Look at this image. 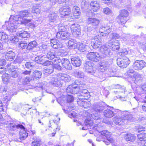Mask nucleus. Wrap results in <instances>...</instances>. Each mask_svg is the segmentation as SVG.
<instances>
[{
	"mask_svg": "<svg viewBox=\"0 0 146 146\" xmlns=\"http://www.w3.org/2000/svg\"><path fill=\"white\" fill-rule=\"evenodd\" d=\"M93 113H89V115H91V117L95 120H97V122L99 123L100 121V117L98 113L102 111L104 109V106L99 103H94L92 106Z\"/></svg>",
	"mask_w": 146,
	"mask_h": 146,
	"instance_id": "f257e3e1",
	"label": "nucleus"
},
{
	"mask_svg": "<svg viewBox=\"0 0 146 146\" xmlns=\"http://www.w3.org/2000/svg\"><path fill=\"white\" fill-rule=\"evenodd\" d=\"M77 44L75 40H69L68 42V46L70 49H74L76 47Z\"/></svg>",
	"mask_w": 146,
	"mask_h": 146,
	"instance_id": "c9c22d12",
	"label": "nucleus"
},
{
	"mask_svg": "<svg viewBox=\"0 0 146 146\" xmlns=\"http://www.w3.org/2000/svg\"><path fill=\"white\" fill-rule=\"evenodd\" d=\"M93 64L90 61H86L84 64V69L86 71L89 68H92Z\"/></svg>",
	"mask_w": 146,
	"mask_h": 146,
	"instance_id": "a18cd8bd",
	"label": "nucleus"
},
{
	"mask_svg": "<svg viewBox=\"0 0 146 146\" xmlns=\"http://www.w3.org/2000/svg\"><path fill=\"white\" fill-rule=\"evenodd\" d=\"M135 73L136 72L133 70H129L127 72V75L133 78Z\"/></svg>",
	"mask_w": 146,
	"mask_h": 146,
	"instance_id": "4d7b16f0",
	"label": "nucleus"
},
{
	"mask_svg": "<svg viewBox=\"0 0 146 146\" xmlns=\"http://www.w3.org/2000/svg\"><path fill=\"white\" fill-rule=\"evenodd\" d=\"M100 133L102 135L105 136L106 138H108L110 136V135H111L110 132H108L106 130L101 131Z\"/></svg>",
	"mask_w": 146,
	"mask_h": 146,
	"instance_id": "13d9d810",
	"label": "nucleus"
},
{
	"mask_svg": "<svg viewBox=\"0 0 146 146\" xmlns=\"http://www.w3.org/2000/svg\"><path fill=\"white\" fill-rule=\"evenodd\" d=\"M19 74V72L16 69L10 71V76L12 77L15 78L17 77Z\"/></svg>",
	"mask_w": 146,
	"mask_h": 146,
	"instance_id": "8fccbe9b",
	"label": "nucleus"
},
{
	"mask_svg": "<svg viewBox=\"0 0 146 146\" xmlns=\"http://www.w3.org/2000/svg\"><path fill=\"white\" fill-rule=\"evenodd\" d=\"M5 52L6 54L5 57L7 60L11 61L14 59L15 56V54L11 50L9 51L8 50Z\"/></svg>",
	"mask_w": 146,
	"mask_h": 146,
	"instance_id": "dca6fc26",
	"label": "nucleus"
},
{
	"mask_svg": "<svg viewBox=\"0 0 146 146\" xmlns=\"http://www.w3.org/2000/svg\"><path fill=\"white\" fill-rule=\"evenodd\" d=\"M103 114L106 117L109 118L112 117L115 115V110L113 111L110 109L107 108L104 111Z\"/></svg>",
	"mask_w": 146,
	"mask_h": 146,
	"instance_id": "393cba45",
	"label": "nucleus"
},
{
	"mask_svg": "<svg viewBox=\"0 0 146 146\" xmlns=\"http://www.w3.org/2000/svg\"><path fill=\"white\" fill-rule=\"evenodd\" d=\"M125 138L126 141L129 142H132L135 140V136L133 134L127 133L126 134Z\"/></svg>",
	"mask_w": 146,
	"mask_h": 146,
	"instance_id": "72a5a7b5",
	"label": "nucleus"
},
{
	"mask_svg": "<svg viewBox=\"0 0 146 146\" xmlns=\"http://www.w3.org/2000/svg\"><path fill=\"white\" fill-rule=\"evenodd\" d=\"M135 129L137 131L139 132L141 131H145V128L142 125H139L135 127Z\"/></svg>",
	"mask_w": 146,
	"mask_h": 146,
	"instance_id": "e2e57ef3",
	"label": "nucleus"
},
{
	"mask_svg": "<svg viewBox=\"0 0 146 146\" xmlns=\"http://www.w3.org/2000/svg\"><path fill=\"white\" fill-rule=\"evenodd\" d=\"M93 128L94 130H96L99 133H100L101 131L103 129L102 125H100L98 126L96 124L94 125V126L93 127Z\"/></svg>",
	"mask_w": 146,
	"mask_h": 146,
	"instance_id": "5fc2aeb1",
	"label": "nucleus"
},
{
	"mask_svg": "<svg viewBox=\"0 0 146 146\" xmlns=\"http://www.w3.org/2000/svg\"><path fill=\"white\" fill-rule=\"evenodd\" d=\"M91 44V46L93 48L95 49H96L100 46L101 45V42L92 41Z\"/></svg>",
	"mask_w": 146,
	"mask_h": 146,
	"instance_id": "09e8293b",
	"label": "nucleus"
},
{
	"mask_svg": "<svg viewBox=\"0 0 146 146\" xmlns=\"http://www.w3.org/2000/svg\"><path fill=\"white\" fill-rule=\"evenodd\" d=\"M72 65L76 67H79L81 64V61L78 56L73 57L71 59Z\"/></svg>",
	"mask_w": 146,
	"mask_h": 146,
	"instance_id": "5701e85b",
	"label": "nucleus"
},
{
	"mask_svg": "<svg viewBox=\"0 0 146 146\" xmlns=\"http://www.w3.org/2000/svg\"><path fill=\"white\" fill-rule=\"evenodd\" d=\"M73 17L75 18H79L80 15L81 14L80 8L77 6H74L72 9Z\"/></svg>",
	"mask_w": 146,
	"mask_h": 146,
	"instance_id": "b1692460",
	"label": "nucleus"
},
{
	"mask_svg": "<svg viewBox=\"0 0 146 146\" xmlns=\"http://www.w3.org/2000/svg\"><path fill=\"white\" fill-rule=\"evenodd\" d=\"M89 4L88 1L85 0H82L81 3V7L82 9H86L89 6Z\"/></svg>",
	"mask_w": 146,
	"mask_h": 146,
	"instance_id": "de8ad7c7",
	"label": "nucleus"
},
{
	"mask_svg": "<svg viewBox=\"0 0 146 146\" xmlns=\"http://www.w3.org/2000/svg\"><path fill=\"white\" fill-rule=\"evenodd\" d=\"M100 21L98 19L88 18V25L89 27L92 26L94 27L97 26L99 23Z\"/></svg>",
	"mask_w": 146,
	"mask_h": 146,
	"instance_id": "4be33fe9",
	"label": "nucleus"
},
{
	"mask_svg": "<svg viewBox=\"0 0 146 146\" xmlns=\"http://www.w3.org/2000/svg\"><path fill=\"white\" fill-rule=\"evenodd\" d=\"M17 35L22 38H28L30 36V34L26 31H21L18 32Z\"/></svg>",
	"mask_w": 146,
	"mask_h": 146,
	"instance_id": "c756f323",
	"label": "nucleus"
},
{
	"mask_svg": "<svg viewBox=\"0 0 146 146\" xmlns=\"http://www.w3.org/2000/svg\"><path fill=\"white\" fill-rule=\"evenodd\" d=\"M41 139H40L38 138H34V141L32 143V145L33 146H39L40 145Z\"/></svg>",
	"mask_w": 146,
	"mask_h": 146,
	"instance_id": "c03bdc74",
	"label": "nucleus"
},
{
	"mask_svg": "<svg viewBox=\"0 0 146 146\" xmlns=\"http://www.w3.org/2000/svg\"><path fill=\"white\" fill-rule=\"evenodd\" d=\"M71 12L70 7L68 6L61 7L59 9V13L61 17H64L67 16L70 17L73 19L71 14Z\"/></svg>",
	"mask_w": 146,
	"mask_h": 146,
	"instance_id": "423d86ee",
	"label": "nucleus"
},
{
	"mask_svg": "<svg viewBox=\"0 0 146 146\" xmlns=\"http://www.w3.org/2000/svg\"><path fill=\"white\" fill-rule=\"evenodd\" d=\"M51 46L54 48H58V44H56L57 43V40L54 39H51L50 41Z\"/></svg>",
	"mask_w": 146,
	"mask_h": 146,
	"instance_id": "052dcab7",
	"label": "nucleus"
},
{
	"mask_svg": "<svg viewBox=\"0 0 146 146\" xmlns=\"http://www.w3.org/2000/svg\"><path fill=\"white\" fill-rule=\"evenodd\" d=\"M24 128V126L22 124H19L16 125L13 123H11L10 128L11 130L15 131L17 129Z\"/></svg>",
	"mask_w": 146,
	"mask_h": 146,
	"instance_id": "4c0bfd02",
	"label": "nucleus"
},
{
	"mask_svg": "<svg viewBox=\"0 0 146 146\" xmlns=\"http://www.w3.org/2000/svg\"><path fill=\"white\" fill-rule=\"evenodd\" d=\"M111 31V28L109 26H102L100 29V32L102 36H106L108 35Z\"/></svg>",
	"mask_w": 146,
	"mask_h": 146,
	"instance_id": "4468645a",
	"label": "nucleus"
},
{
	"mask_svg": "<svg viewBox=\"0 0 146 146\" xmlns=\"http://www.w3.org/2000/svg\"><path fill=\"white\" fill-rule=\"evenodd\" d=\"M59 75L60 76V80L63 81V83L64 82H68L70 80V76L67 74L63 73L59 74Z\"/></svg>",
	"mask_w": 146,
	"mask_h": 146,
	"instance_id": "473e14b6",
	"label": "nucleus"
},
{
	"mask_svg": "<svg viewBox=\"0 0 146 146\" xmlns=\"http://www.w3.org/2000/svg\"><path fill=\"white\" fill-rule=\"evenodd\" d=\"M117 64L118 66L123 68H126L130 63V61L128 58L124 56L117 59Z\"/></svg>",
	"mask_w": 146,
	"mask_h": 146,
	"instance_id": "0eeeda50",
	"label": "nucleus"
},
{
	"mask_svg": "<svg viewBox=\"0 0 146 146\" xmlns=\"http://www.w3.org/2000/svg\"><path fill=\"white\" fill-rule=\"evenodd\" d=\"M76 86L72 84L73 87V94H77L80 93V91L81 90V86H80V82H78V80H76L74 82Z\"/></svg>",
	"mask_w": 146,
	"mask_h": 146,
	"instance_id": "aec40b11",
	"label": "nucleus"
},
{
	"mask_svg": "<svg viewBox=\"0 0 146 146\" xmlns=\"http://www.w3.org/2000/svg\"><path fill=\"white\" fill-rule=\"evenodd\" d=\"M120 14L119 15L123 17L125 19L127 18V16L128 15V13L127 11L125 10H123L120 12Z\"/></svg>",
	"mask_w": 146,
	"mask_h": 146,
	"instance_id": "603ef678",
	"label": "nucleus"
},
{
	"mask_svg": "<svg viewBox=\"0 0 146 146\" xmlns=\"http://www.w3.org/2000/svg\"><path fill=\"white\" fill-rule=\"evenodd\" d=\"M9 20L11 21H10L9 19ZM13 22L12 23H9L8 24L7 26V28L8 30L11 32H15L17 28V25H15L14 23L13 22H15L16 24V23H17L16 21H13Z\"/></svg>",
	"mask_w": 146,
	"mask_h": 146,
	"instance_id": "cd10ccee",
	"label": "nucleus"
},
{
	"mask_svg": "<svg viewBox=\"0 0 146 146\" xmlns=\"http://www.w3.org/2000/svg\"><path fill=\"white\" fill-rule=\"evenodd\" d=\"M42 72L38 70H35L33 72V76L34 77L39 78L42 75Z\"/></svg>",
	"mask_w": 146,
	"mask_h": 146,
	"instance_id": "bf43d9fd",
	"label": "nucleus"
},
{
	"mask_svg": "<svg viewBox=\"0 0 146 146\" xmlns=\"http://www.w3.org/2000/svg\"><path fill=\"white\" fill-rule=\"evenodd\" d=\"M37 45V43L36 41L34 40L31 41L28 44L27 47V49L28 50H31Z\"/></svg>",
	"mask_w": 146,
	"mask_h": 146,
	"instance_id": "e433bc0d",
	"label": "nucleus"
},
{
	"mask_svg": "<svg viewBox=\"0 0 146 146\" xmlns=\"http://www.w3.org/2000/svg\"><path fill=\"white\" fill-rule=\"evenodd\" d=\"M48 20L50 22L56 21L58 18V16L54 12H51L48 15Z\"/></svg>",
	"mask_w": 146,
	"mask_h": 146,
	"instance_id": "c85d7f7f",
	"label": "nucleus"
},
{
	"mask_svg": "<svg viewBox=\"0 0 146 146\" xmlns=\"http://www.w3.org/2000/svg\"><path fill=\"white\" fill-rule=\"evenodd\" d=\"M54 71L53 67L52 65L50 66L46 67H45L43 70V73L46 75L50 74Z\"/></svg>",
	"mask_w": 146,
	"mask_h": 146,
	"instance_id": "2f4dec72",
	"label": "nucleus"
},
{
	"mask_svg": "<svg viewBox=\"0 0 146 146\" xmlns=\"http://www.w3.org/2000/svg\"><path fill=\"white\" fill-rule=\"evenodd\" d=\"M32 20L31 19H23L21 18H19V20L17 21H15L17 23H16L23 24L26 25L28 26H30L32 25L31 23Z\"/></svg>",
	"mask_w": 146,
	"mask_h": 146,
	"instance_id": "bb28decb",
	"label": "nucleus"
},
{
	"mask_svg": "<svg viewBox=\"0 0 146 146\" xmlns=\"http://www.w3.org/2000/svg\"><path fill=\"white\" fill-rule=\"evenodd\" d=\"M86 71L91 74L93 75L94 76L99 77L102 80H104V78H102V76H103V75L100 74V73H98L97 72H98V70L96 71V68L95 67H93V66H92V68H89Z\"/></svg>",
	"mask_w": 146,
	"mask_h": 146,
	"instance_id": "ddd939ff",
	"label": "nucleus"
},
{
	"mask_svg": "<svg viewBox=\"0 0 146 146\" xmlns=\"http://www.w3.org/2000/svg\"><path fill=\"white\" fill-rule=\"evenodd\" d=\"M86 57L88 59L95 62L99 61L101 59V57L99 54L94 52L89 53L87 54Z\"/></svg>",
	"mask_w": 146,
	"mask_h": 146,
	"instance_id": "1a4fd4ad",
	"label": "nucleus"
},
{
	"mask_svg": "<svg viewBox=\"0 0 146 146\" xmlns=\"http://www.w3.org/2000/svg\"><path fill=\"white\" fill-rule=\"evenodd\" d=\"M64 28L63 26L60 27L58 29L61 31L57 32L56 35V38L60 40H65L69 39V38L70 33L65 31Z\"/></svg>",
	"mask_w": 146,
	"mask_h": 146,
	"instance_id": "20e7f679",
	"label": "nucleus"
},
{
	"mask_svg": "<svg viewBox=\"0 0 146 146\" xmlns=\"http://www.w3.org/2000/svg\"><path fill=\"white\" fill-rule=\"evenodd\" d=\"M70 29L72 35L75 37H77L80 35V26L77 24H74L70 26Z\"/></svg>",
	"mask_w": 146,
	"mask_h": 146,
	"instance_id": "9d476101",
	"label": "nucleus"
},
{
	"mask_svg": "<svg viewBox=\"0 0 146 146\" xmlns=\"http://www.w3.org/2000/svg\"><path fill=\"white\" fill-rule=\"evenodd\" d=\"M30 15V13L27 11L24 10L19 12L18 15L15 16L11 15L9 20L10 21H17L19 20V18L23 19L24 17H29Z\"/></svg>",
	"mask_w": 146,
	"mask_h": 146,
	"instance_id": "39448f33",
	"label": "nucleus"
},
{
	"mask_svg": "<svg viewBox=\"0 0 146 146\" xmlns=\"http://www.w3.org/2000/svg\"><path fill=\"white\" fill-rule=\"evenodd\" d=\"M108 63L106 61H102L100 64V66L98 69V73H100L103 75L102 76V78H104V80L105 79V78L104 77V74H103V72L106 70L108 67Z\"/></svg>",
	"mask_w": 146,
	"mask_h": 146,
	"instance_id": "9b49d317",
	"label": "nucleus"
},
{
	"mask_svg": "<svg viewBox=\"0 0 146 146\" xmlns=\"http://www.w3.org/2000/svg\"><path fill=\"white\" fill-rule=\"evenodd\" d=\"M60 53H58V54L54 50H51L47 53L46 55V57L49 60H52L54 63H60L61 62V59L59 55H61L60 54Z\"/></svg>",
	"mask_w": 146,
	"mask_h": 146,
	"instance_id": "7ed1b4c3",
	"label": "nucleus"
},
{
	"mask_svg": "<svg viewBox=\"0 0 146 146\" xmlns=\"http://www.w3.org/2000/svg\"><path fill=\"white\" fill-rule=\"evenodd\" d=\"M145 67H146V62L143 60H136L133 65V69L138 71L141 70Z\"/></svg>",
	"mask_w": 146,
	"mask_h": 146,
	"instance_id": "6e6552de",
	"label": "nucleus"
},
{
	"mask_svg": "<svg viewBox=\"0 0 146 146\" xmlns=\"http://www.w3.org/2000/svg\"><path fill=\"white\" fill-rule=\"evenodd\" d=\"M19 48L22 49H25L27 46V44L25 43L24 41H22L20 42L19 43Z\"/></svg>",
	"mask_w": 146,
	"mask_h": 146,
	"instance_id": "864d4df0",
	"label": "nucleus"
},
{
	"mask_svg": "<svg viewBox=\"0 0 146 146\" xmlns=\"http://www.w3.org/2000/svg\"><path fill=\"white\" fill-rule=\"evenodd\" d=\"M8 36L5 33L3 32L0 29V39L3 42L5 43L8 41Z\"/></svg>",
	"mask_w": 146,
	"mask_h": 146,
	"instance_id": "7c9ffc66",
	"label": "nucleus"
},
{
	"mask_svg": "<svg viewBox=\"0 0 146 146\" xmlns=\"http://www.w3.org/2000/svg\"><path fill=\"white\" fill-rule=\"evenodd\" d=\"M89 116V115H88ZM90 118H88L85 119V124L88 127H91L93 125L94 122L91 119L92 118L91 117V115H90Z\"/></svg>",
	"mask_w": 146,
	"mask_h": 146,
	"instance_id": "79ce46f5",
	"label": "nucleus"
},
{
	"mask_svg": "<svg viewBox=\"0 0 146 146\" xmlns=\"http://www.w3.org/2000/svg\"><path fill=\"white\" fill-rule=\"evenodd\" d=\"M133 79L135 80V81H138L140 80H141L142 78L141 75L139 74L137 72H136L133 78Z\"/></svg>",
	"mask_w": 146,
	"mask_h": 146,
	"instance_id": "3c124183",
	"label": "nucleus"
},
{
	"mask_svg": "<svg viewBox=\"0 0 146 146\" xmlns=\"http://www.w3.org/2000/svg\"><path fill=\"white\" fill-rule=\"evenodd\" d=\"M119 43L118 41L117 40H113L110 43H109V46L111 48L113 51L118 50L119 48Z\"/></svg>",
	"mask_w": 146,
	"mask_h": 146,
	"instance_id": "f3484780",
	"label": "nucleus"
},
{
	"mask_svg": "<svg viewBox=\"0 0 146 146\" xmlns=\"http://www.w3.org/2000/svg\"><path fill=\"white\" fill-rule=\"evenodd\" d=\"M100 51L102 54L107 56L112 54L109 47L106 45L102 46L100 48Z\"/></svg>",
	"mask_w": 146,
	"mask_h": 146,
	"instance_id": "a211bd4d",
	"label": "nucleus"
},
{
	"mask_svg": "<svg viewBox=\"0 0 146 146\" xmlns=\"http://www.w3.org/2000/svg\"><path fill=\"white\" fill-rule=\"evenodd\" d=\"M92 41L101 42L102 39L101 36L99 35H97L93 37V39Z\"/></svg>",
	"mask_w": 146,
	"mask_h": 146,
	"instance_id": "338daca9",
	"label": "nucleus"
},
{
	"mask_svg": "<svg viewBox=\"0 0 146 146\" xmlns=\"http://www.w3.org/2000/svg\"><path fill=\"white\" fill-rule=\"evenodd\" d=\"M125 112L118 109H115V115L113 118L114 123L117 125H121L125 123Z\"/></svg>",
	"mask_w": 146,
	"mask_h": 146,
	"instance_id": "f03ea898",
	"label": "nucleus"
},
{
	"mask_svg": "<svg viewBox=\"0 0 146 146\" xmlns=\"http://www.w3.org/2000/svg\"><path fill=\"white\" fill-rule=\"evenodd\" d=\"M103 12L104 14L106 15H112L113 14L112 11L109 8L107 7L103 9Z\"/></svg>",
	"mask_w": 146,
	"mask_h": 146,
	"instance_id": "6e6d98bb",
	"label": "nucleus"
},
{
	"mask_svg": "<svg viewBox=\"0 0 146 146\" xmlns=\"http://www.w3.org/2000/svg\"><path fill=\"white\" fill-rule=\"evenodd\" d=\"M91 9L94 11H97L100 8V3L97 1H91L90 4Z\"/></svg>",
	"mask_w": 146,
	"mask_h": 146,
	"instance_id": "a878e982",
	"label": "nucleus"
},
{
	"mask_svg": "<svg viewBox=\"0 0 146 146\" xmlns=\"http://www.w3.org/2000/svg\"><path fill=\"white\" fill-rule=\"evenodd\" d=\"M74 74V76L78 78H83L84 76V73L79 70L75 71Z\"/></svg>",
	"mask_w": 146,
	"mask_h": 146,
	"instance_id": "a19ab883",
	"label": "nucleus"
},
{
	"mask_svg": "<svg viewBox=\"0 0 146 146\" xmlns=\"http://www.w3.org/2000/svg\"><path fill=\"white\" fill-rule=\"evenodd\" d=\"M86 47L85 45L81 43L79 45L78 47V49L81 51L83 52L86 50Z\"/></svg>",
	"mask_w": 146,
	"mask_h": 146,
	"instance_id": "774afa93",
	"label": "nucleus"
},
{
	"mask_svg": "<svg viewBox=\"0 0 146 146\" xmlns=\"http://www.w3.org/2000/svg\"><path fill=\"white\" fill-rule=\"evenodd\" d=\"M9 75L7 74H6L2 76V81L4 84H7L9 82L10 78L9 76Z\"/></svg>",
	"mask_w": 146,
	"mask_h": 146,
	"instance_id": "37998d69",
	"label": "nucleus"
},
{
	"mask_svg": "<svg viewBox=\"0 0 146 146\" xmlns=\"http://www.w3.org/2000/svg\"><path fill=\"white\" fill-rule=\"evenodd\" d=\"M107 138V139H105L103 141L106 145H108L110 143H113L114 142V140L112 138L109 139L108 138Z\"/></svg>",
	"mask_w": 146,
	"mask_h": 146,
	"instance_id": "69168bd1",
	"label": "nucleus"
},
{
	"mask_svg": "<svg viewBox=\"0 0 146 146\" xmlns=\"http://www.w3.org/2000/svg\"><path fill=\"white\" fill-rule=\"evenodd\" d=\"M21 130L19 132L20 138L19 139L17 140V142H21L22 140L25 139L28 135V133L25 130V128H21Z\"/></svg>",
	"mask_w": 146,
	"mask_h": 146,
	"instance_id": "6ab92c4d",
	"label": "nucleus"
},
{
	"mask_svg": "<svg viewBox=\"0 0 146 146\" xmlns=\"http://www.w3.org/2000/svg\"><path fill=\"white\" fill-rule=\"evenodd\" d=\"M78 96L80 100H87L90 97V95L87 90L81 89L80 93L78 94Z\"/></svg>",
	"mask_w": 146,
	"mask_h": 146,
	"instance_id": "f8f14e48",
	"label": "nucleus"
},
{
	"mask_svg": "<svg viewBox=\"0 0 146 146\" xmlns=\"http://www.w3.org/2000/svg\"><path fill=\"white\" fill-rule=\"evenodd\" d=\"M51 84L54 86L60 87L62 86L63 81L60 79L58 80L56 78H53L51 80Z\"/></svg>",
	"mask_w": 146,
	"mask_h": 146,
	"instance_id": "412c9836",
	"label": "nucleus"
},
{
	"mask_svg": "<svg viewBox=\"0 0 146 146\" xmlns=\"http://www.w3.org/2000/svg\"><path fill=\"white\" fill-rule=\"evenodd\" d=\"M117 22L119 24H121L122 25L124 24L128 20V18H124L123 17L119 15L117 18Z\"/></svg>",
	"mask_w": 146,
	"mask_h": 146,
	"instance_id": "58836bf2",
	"label": "nucleus"
},
{
	"mask_svg": "<svg viewBox=\"0 0 146 146\" xmlns=\"http://www.w3.org/2000/svg\"><path fill=\"white\" fill-rule=\"evenodd\" d=\"M21 106L20 105L17 104H13V108L16 111H19L21 109Z\"/></svg>",
	"mask_w": 146,
	"mask_h": 146,
	"instance_id": "0e129e2a",
	"label": "nucleus"
},
{
	"mask_svg": "<svg viewBox=\"0 0 146 146\" xmlns=\"http://www.w3.org/2000/svg\"><path fill=\"white\" fill-rule=\"evenodd\" d=\"M62 65L63 67L67 70H71L72 69V66L68 59L64 58L61 59Z\"/></svg>",
	"mask_w": 146,
	"mask_h": 146,
	"instance_id": "2eb2a0df",
	"label": "nucleus"
},
{
	"mask_svg": "<svg viewBox=\"0 0 146 146\" xmlns=\"http://www.w3.org/2000/svg\"><path fill=\"white\" fill-rule=\"evenodd\" d=\"M110 39H122L124 41H125L127 40L126 38L122 37L121 38L119 35L116 33H111L110 34Z\"/></svg>",
	"mask_w": 146,
	"mask_h": 146,
	"instance_id": "f704fd0d",
	"label": "nucleus"
},
{
	"mask_svg": "<svg viewBox=\"0 0 146 146\" xmlns=\"http://www.w3.org/2000/svg\"><path fill=\"white\" fill-rule=\"evenodd\" d=\"M137 137L139 140L140 141H146V133L138 134Z\"/></svg>",
	"mask_w": 146,
	"mask_h": 146,
	"instance_id": "49530a36",
	"label": "nucleus"
},
{
	"mask_svg": "<svg viewBox=\"0 0 146 146\" xmlns=\"http://www.w3.org/2000/svg\"><path fill=\"white\" fill-rule=\"evenodd\" d=\"M34 65L33 63L31 62H27L25 64V67L30 70L32 69Z\"/></svg>",
	"mask_w": 146,
	"mask_h": 146,
	"instance_id": "680f3d73",
	"label": "nucleus"
},
{
	"mask_svg": "<svg viewBox=\"0 0 146 146\" xmlns=\"http://www.w3.org/2000/svg\"><path fill=\"white\" fill-rule=\"evenodd\" d=\"M123 112H125L124 115L123 117H125V121L127 122V121H131L132 120L133 118V116L132 114H128L129 113L127 111H123Z\"/></svg>",
	"mask_w": 146,
	"mask_h": 146,
	"instance_id": "ea45409f",
	"label": "nucleus"
}]
</instances>
